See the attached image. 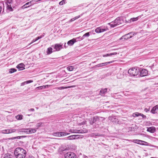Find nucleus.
<instances>
[{
    "label": "nucleus",
    "mask_w": 158,
    "mask_h": 158,
    "mask_svg": "<svg viewBox=\"0 0 158 158\" xmlns=\"http://www.w3.org/2000/svg\"><path fill=\"white\" fill-rule=\"evenodd\" d=\"M14 153L16 158H25L27 154L26 150L20 148H16Z\"/></svg>",
    "instance_id": "obj_1"
},
{
    "label": "nucleus",
    "mask_w": 158,
    "mask_h": 158,
    "mask_svg": "<svg viewBox=\"0 0 158 158\" xmlns=\"http://www.w3.org/2000/svg\"><path fill=\"white\" fill-rule=\"evenodd\" d=\"M123 21L121 20L120 18H117L114 21L109 23L108 24L111 27H114L122 23Z\"/></svg>",
    "instance_id": "obj_2"
},
{
    "label": "nucleus",
    "mask_w": 158,
    "mask_h": 158,
    "mask_svg": "<svg viewBox=\"0 0 158 158\" xmlns=\"http://www.w3.org/2000/svg\"><path fill=\"white\" fill-rule=\"evenodd\" d=\"M128 73L131 76H137L139 73V69L136 68H132L128 70Z\"/></svg>",
    "instance_id": "obj_3"
},
{
    "label": "nucleus",
    "mask_w": 158,
    "mask_h": 158,
    "mask_svg": "<svg viewBox=\"0 0 158 158\" xmlns=\"http://www.w3.org/2000/svg\"><path fill=\"white\" fill-rule=\"evenodd\" d=\"M69 131L71 133H87V130L86 129H85V130H83L82 129H70L69 130Z\"/></svg>",
    "instance_id": "obj_4"
},
{
    "label": "nucleus",
    "mask_w": 158,
    "mask_h": 158,
    "mask_svg": "<svg viewBox=\"0 0 158 158\" xmlns=\"http://www.w3.org/2000/svg\"><path fill=\"white\" fill-rule=\"evenodd\" d=\"M13 1L12 0H7L6 1L5 3L7 5V9L10 11H12L13 10V9L12 8V6L13 5Z\"/></svg>",
    "instance_id": "obj_5"
},
{
    "label": "nucleus",
    "mask_w": 158,
    "mask_h": 158,
    "mask_svg": "<svg viewBox=\"0 0 158 158\" xmlns=\"http://www.w3.org/2000/svg\"><path fill=\"white\" fill-rule=\"evenodd\" d=\"M36 131V129L34 128H29L22 129L21 132L26 133L27 134H31L35 133Z\"/></svg>",
    "instance_id": "obj_6"
},
{
    "label": "nucleus",
    "mask_w": 158,
    "mask_h": 158,
    "mask_svg": "<svg viewBox=\"0 0 158 158\" xmlns=\"http://www.w3.org/2000/svg\"><path fill=\"white\" fill-rule=\"evenodd\" d=\"M134 35V34L133 32H130L127 34L124 35L121 38H120V40H122L123 39L127 40L131 38Z\"/></svg>",
    "instance_id": "obj_7"
},
{
    "label": "nucleus",
    "mask_w": 158,
    "mask_h": 158,
    "mask_svg": "<svg viewBox=\"0 0 158 158\" xmlns=\"http://www.w3.org/2000/svg\"><path fill=\"white\" fill-rule=\"evenodd\" d=\"M65 158H77L75 154L73 152H68L65 154Z\"/></svg>",
    "instance_id": "obj_8"
},
{
    "label": "nucleus",
    "mask_w": 158,
    "mask_h": 158,
    "mask_svg": "<svg viewBox=\"0 0 158 158\" xmlns=\"http://www.w3.org/2000/svg\"><path fill=\"white\" fill-rule=\"evenodd\" d=\"M63 48V45L60 44H56L54 46V51H58Z\"/></svg>",
    "instance_id": "obj_9"
},
{
    "label": "nucleus",
    "mask_w": 158,
    "mask_h": 158,
    "mask_svg": "<svg viewBox=\"0 0 158 158\" xmlns=\"http://www.w3.org/2000/svg\"><path fill=\"white\" fill-rule=\"evenodd\" d=\"M109 119L112 122L117 123L118 124H120V122L118 121V119L115 116H110L109 117Z\"/></svg>",
    "instance_id": "obj_10"
},
{
    "label": "nucleus",
    "mask_w": 158,
    "mask_h": 158,
    "mask_svg": "<svg viewBox=\"0 0 158 158\" xmlns=\"http://www.w3.org/2000/svg\"><path fill=\"white\" fill-rule=\"evenodd\" d=\"M148 72L147 70L145 69H142L140 72V76L141 77H144L147 75Z\"/></svg>",
    "instance_id": "obj_11"
},
{
    "label": "nucleus",
    "mask_w": 158,
    "mask_h": 158,
    "mask_svg": "<svg viewBox=\"0 0 158 158\" xmlns=\"http://www.w3.org/2000/svg\"><path fill=\"white\" fill-rule=\"evenodd\" d=\"M158 110V105H156L153 107L151 111V112L153 114L157 113Z\"/></svg>",
    "instance_id": "obj_12"
},
{
    "label": "nucleus",
    "mask_w": 158,
    "mask_h": 158,
    "mask_svg": "<svg viewBox=\"0 0 158 158\" xmlns=\"http://www.w3.org/2000/svg\"><path fill=\"white\" fill-rule=\"evenodd\" d=\"M24 65L23 63H22L18 64L17 65L16 68L19 69V70H23L25 69L24 68Z\"/></svg>",
    "instance_id": "obj_13"
},
{
    "label": "nucleus",
    "mask_w": 158,
    "mask_h": 158,
    "mask_svg": "<svg viewBox=\"0 0 158 158\" xmlns=\"http://www.w3.org/2000/svg\"><path fill=\"white\" fill-rule=\"evenodd\" d=\"M147 131L152 133H153L156 131V129L154 127H148Z\"/></svg>",
    "instance_id": "obj_14"
},
{
    "label": "nucleus",
    "mask_w": 158,
    "mask_h": 158,
    "mask_svg": "<svg viewBox=\"0 0 158 158\" xmlns=\"http://www.w3.org/2000/svg\"><path fill=\"white\" fill-rule=\"evenodd\" d=\"M77 41L76 39H73L68 41L67 43V45L71 46L73 44Z\"/></svg>",
    "instance_id": "obj_15"
},
{
    "label": "nucleus",
    "mask_w": 158,
    "mask_h": 158,
    "mask_svg": "<svg viewBox=\"0 0 158 158\" xmlns=\"http://www.w3.org/2000/svg\"><path fill=\"white\" fill-rule=\"evenodd\" d=\"M138 19V17L136 18H133L131 19L128 21H126L127 22L131 23L137 21Z\"/></svg>",
    "instance_id": "obj_16"
},
{
    "label": "nucleus",
    "mask_w": 158,
    "mask_h": 158,
    "mask_svg": "<svg viewBox=\"0 0 158 158\" xmlns=\"http://www.w3.org/2000/svg\"><path fill=\"white\" fill-rule=\"evenodd\" d=\"M107 91V89L105 88L104 89H102L101 90L100 92V94L102 96L104 95Z\"/></svg>",
    "instance_id": "obj_17"
},
{
    "label": "nucleus",
    "mask_w": 158,
    "mask_h": 158,
    "mask_svg": "<svg viewBox=\"0 0 158 158\" xmlns=\"http://www.w3.org/2000/svg\"><path fill=\"white\" fill-rule=\"evenodd\" d=\"M49 86L50 85H44L43 86L38 87L36 88V89L38 90L42 89L47 88H48Z\"/></svg>",
    "instance_id": "obj_18"
},
{
    "label": "nucleus",
    "mask_w": 158,
    "mask_h": 158,
    "mask_svg": "<svg viewBox=\"0 0 158 158\" xmlns=\"http://www.w3.org/2000/svg\"><path fill=\"white\" fill-rule=\"evenodd\" d=\"M78 135H73L69 136L67 137L68 139L69 140H72L76 139V137L78 136Z\"/></svg>",
    "instance_id": "obj_19"
},
{
    "label": "nucleus",
    "mask_w": 158,
    "mask_h": 158,
    "mask_svg": "<svg viewBox=\"0 0 158 158\" xmlns=\"http://www.w3.org/2000/svg\"><path fill=\"white\" fill-rule=\"evenodd\" d=\"M52 48L51 47H49L47 49L46 53L48 55H49L52 53L53 51H52Z\"/></svg>",
    "instance_id": "obj_20"
},
{
    "label": "nucleus",
    "mask_w": 158,
    "mask_h": 158,
    "mask_svg": "<svg viewBox=\"0 0 158 158\" xmlns=\"http://www.w3.org/2000/svg\"><path fill=\"white\" fill-rule=\"evenodd\" d=\"M33 82V81H32V80L27 81H25V82L22 83L21 84V85L23 86L26 84H27L28 83H31V82Z\"/></svg>",
    "instance_id": "obj_21"
},
{
    "label": "nucleus",
    "mask_w": 158,
    "mask_h": 158,
    "mask_svg": "<svg viewBox=\"0 0 158 158\" xmlns=\"http://www.w3.org/2000/svg\"><path fill=\"white\" fill-rule=\"evenodd\" d=\"M75 87V85H73V86H69L68 87H57L56 88V89H58L61 90V89H67V88H72V87Z\"/></svg>",
    "instance_id": "obj_22"
},
{
    "label": "nucleus",
    "mask_w": 158,
    "mask_h": 158,
    "mask_svg": "<svg viewBox=\"0 0 158 158\" xmlns=\"http://www.w3.org/2000/svg\"><path fill=\"white\" fill-rule=\"evenodd\" d=\"M3 158H12V156L9 153L6 154Z\"/></svg>",
    "instance_id": "obj_23"
},
{
    "label": "nucleus",
    "mask_w": 158,
    "mask_h": 158,
    "mask_svg": "<svg viewBox=\"0 0 158 158\" xmlns=\"http://www.w3.org/2000/svg\"><path fill=\"white\" fill-rule=\"evenodd\" d=\"M99 118H100V117L98 116H95L93 117V119L94 122V123H95L96 121L99 120Z\"/></svg>",
    "instance_id": "obj_24"
},
{
    "label": "nucleus",
    "mask_w": 158,
    "mask_h": 158,
    "mask_svg": "<svg viewBox=\"0 0 158 158\" xmlns=\"http://www.w3.org/2000/svg\"><path fill=\"white\" fill-rule=\"evenodd\" d=\"M60 136H63L69 135V133L65 132H60Z\"/></svg>",
    "instance_id": "obj_25"
},
{
    "label": "nucleus",
    "mask_w": 158,
    "mask_h": 158,
    "mask_svg": "<svg viewBox=\"0 0 158 158\" xmlns=\"http://www.w3.org/2000/svg\"><path fill=\"white\" fill-rule=\"evenodd\" d=\"M141 141L142 142H140V143H139V144L146 146L148 145V142L142 140H141Z\"/></svg>",
    "instance_id": "obj_26"
},
{
    "label": "nucleus",
    "mask_w": 158,
    "mask_h": 158,
    "mask_svg": "<svg viewBox=\"0 0 158 158\" xmlns=\"http://www.w3.org/2000/svg\"><path fill=\"white\" fill-rule=\"evenodd\" d=\"M67 69L68 70L71 71L74 69V67L72 66H70L67 67Z\"/></svg>",
    "instance_id": "obj_27"
},
{
    "label": "nucleus",
    "mask_w": 158,
    "mask_h": 158,
    "mask_svg": "<svg viewBox=\"0 0 158 158\" xmlns=\"http://www.w3.org/2000/svg\"><path fill=\"white\" fill-rule=\"evenodd\" d=\"M89 35V32H87L85 33L84 35H83L82 37L81 38V40H82L85 37H88Z\"/></svg>",
    "instance_id": "obj_28"
},
{
    "label": "nucleus",
    "mask_w": 158,
    "mask_h": 158,
    "mask_svg": "<svg viewBox=\"0 0 158 158\" xmlns=\"http://www.w3.org/2000/svg\"><path fill=\"white\" fill-rule=\"evenodd\" d=\"M30 3H31V2H28L27 3H26V4L24 5L22 7V9H24V8H27L28 7H29V6H27V5H29Z\"/></svg>",
    "instance_id": "obj_29"
},
{
    "label": "nucleus",
    "mask_w": 158,
    "mask_h": 158,
    "mask_svg": "<svg viewBox=\"0 0 158 158\" xmlns=\"http://www.w3.org/2000/svg\"><path fill=\"white\" fill-rule=\"evenodd\" d=\"M16 118L18 120H21L23 118V115H18L16 116Z\"/></svg>",
    "instance_id": "obj_30"
},
{
    "label": "nucleus",
    "mask_w": 158,
    "mask_h": 158,
    "mask_svg": "<svg viewBox=\"0 0 158 158\" xmlns=\"http://www.w3.org/2000/svg\"><path fill=\"white\" fill-rule=\"evenodd\" d=\"M132 142L135 143L139 144L140 142H142L141 140L139 139H134L132 140Z\"/></svg>",
    "instance_id": "obj_31"
},
{
    "label": "nucleus",
    "mask_w": 158,
    "mask_h": 158,
    "mask_svg": "<svg viewBox=\"0 0 158 158\" xmlns=\"http://www.w3.org/2000/svg\"><path fill=\"white\" fill-rule=\"evenodd\" d=\"M90 135L91 137H95L96 136H100V135L98 134H96V133H91Z\"/></svg>",
    "instance_id": "obj_32"
},
{
    "label": "nucleus",
    "mask_w": 158,
    "mask_h": 158,
    "mask_svg": "<svg viewBox=\"0 0 158 158\" xmlns=\"http://www.w3.org/2000/svg\"><path fill=\"white\" fill-rule=\"evenodd\" d=\"M80 17V15H79L77 16H76V17H74V18H73L71 19L70 20V22H72V21L75 20L79 18Z\"/></svg>",
    "instance_id": "obj_33"
},
{
    "label": "nucleus",
    "mask_w": 158,
    "mask_h": 158,
    "mask_svg": "<svg viewBox=\"0 0 158 158\" xmlns=\"http://www.w3.org/2000/svg\"><path fill=\"white\" fill-rule=\"evenodd\" d=\"M103 64H103V63L98 64H97L96 65H95L94 66V67L95 68H99V67H100L103 66H104Z\"/></svg>",
    "instance_id": "obj_34"
},
{
    "label": "nucleus",
    "mask_w": 158,
    "mask_h": 158,
    "mask_svg": "<svg viewBox=\"0 0 158 158\" xmlns=\"http://www.w3.org/2000/svg\"><path fill=\"white\" fill-rule=\"evenodd\" d=\"M9 131L8 129H6L2 131V132L3 134H9Z\"/></svg>",
    "instance_id": "obj_35"
},
{
    "label": "nucleus",
    "mask_w": 158,
    "mask_h": 158,
    "mask_svg": "<svg viewBox=\"0 0 158 158\" xmlns=\"http://www.w3.org/2000/svg\"><path fill=\"white\" fill-rule=\"evenodd\" d=\"M8 131H9V133L10 134L15 132L16 131V130L15 129H8Z\"/></svg>",
    "instance_id": "obj_36"
},
{
    "label": "nucleus",
    "mask_w": 158,
    "mask_h": 158,
    "mask_svg": "<svg viewBox=\"0 0 158 158\" xmlns=\"http://www.w3.org/2000/svg\"><path fill=\"white\" fill-rule=\"evenodd\" d=\"M141 114H139L138 113L136 112V113H134L133 114V116L134 117H136L138 116L139 115H141Z\"/></svg>",
    "instance_id": "obj_37"
},
{
    "label": "nucleus",
    "mask_w": 158,
    "mask_h": 158,
    "mask_svg": "<svg viewBox=\"0 0 158 158\" xmlns=\"http://www.w3.org/2000/svg\"><path fill=\"white\" fill-rule=\"evenodd\" d=\"M60 132H56L53 133V135L55 136L60 137Z\"/></svg>",
    "instance_id": "obj_38"
},
{
    "label": "nucleus",
    "mask_w": 158,
    "mask_h": 158,
    "mask_svg": "<svg viewBox=\"0 0 158 158\" xmlns=\"http://www.w3.org/2000/svg\"><path fill=\"white\" fill-rule=\"evenodd\" d=\"M100 31V27H98L95 29V31L97 33H101V31Z\"/></svg>",
    "instance_id": "obj_39"
},
{
    "label": "nucleus",
    "mask_w": 158,
    "mask_h": 158,
    "mask_svg": "<svg viewBox=\"0 0 158 158\" xmlns=\"http://www.w3.org/2000/svg\"><path fill=\"white\" fill-rule=\"evenodd\" d=\"M16 71V69H10L9 73H14Z\"/></svg>",
    "instance_id": "obj_40"
},
{
    "label": "nucleus",
    "mask_w": 158,
    "mask_h": 158,
    "mask_svg": "<svg viewBox=\"0 0 158 158\" xmlns=\"http://www.w3.org/2000/svg\"><path fill=\"white\" fill-rule=\"evenodd\" d=\"M42 123H38L36 125V127H37V129H38L40 127Z\"/></svg>",
    "instance_id": "obj_41"
},
{
    "label": "nucleus",
    "mask_w": 158,
    "mask_h": 158,
    "mask_svg": "<svg viewBox=\"0 0 158 158\" xmlns=\"http://www.w3.org/2000/svg\"><path fill=\"white\" fill-rule=\"evenodd\" d=\"M89 123L91 125H92L94 123L93 118H91L89 120Z\"/></svg>",
    "instance_id": "obj_42"
},
{
    "label": "nucleus",
    "mask_w": 158,
    "mask_h": 158,
    "mask_svg": "<svg viewBox=\"0 0 158 158\" xmlns=\"http://www.w3.org/2000/svg\"><path fill=\"white\" fill-rule=\"evenodd\" d=\"M113 62V61H110V62H105V63H103L104 65V66H105L107 64H109L110 63H112V62Z\"/></svg>",
    "instance_id": "obj_43"
},
{
    "label": "nucleus",
    "mask_w": 158,
    "mask_h": 158,
    "mask_svg": "<svg viewBox=\"0 0 158 158\" xmlns=\"http://www.w3.org/2000/svg\"><path fill=\"white\" fill-rule=\"evenodd\" d=\"M64 0H63L61 1L60 2H59V4L60 5H63L64 4Z\"/></svg>",
    "instance_id": "obj_44"
},
{
    "label": "nucleus",
    "mask_w": 158,
    "mask_h": 158,
    "mask_svg": "<svg viewBox=\"0 0 158 158\" xmlns=\"http://www.w3.org/2000/svg\"><path fill=\"white\" fill-rule=\"evenodd\" d=\"M38 40L37 39V37L35 39L33 40L32 41V42L29 44V45H30L32 43H34V42L36 41L37 40Z\"/></svg>",
    "instance_id": "obj_45"
},
{
    "label": "nucleus",
    "mask_w": 158,
    "mask_h": 158,
    "mask_svg": "<svg viewBox=\"0 0 158 158\" xmlns=\"http://www.w3.org/2000/svg\"><path fill=\"white\" fill-rule=\"evenodd\" d=\"M44 35H41L40 36H38L37 37V39L38 40H39L41 38H42L44 36Z\"/></svg>",
    "instance_id": "obj_46"
},
{
    "label": "nucleus",
    "mask_w": 158,
    "mask_h": 158,
    "mask_svg": "<svg viewBox=\"0 0 158 158\" xmlns=\"http://www.w3.org/2000/svg\"><path fill=\"white\" fill-rule=\"evenodd\" d=\"M111 56L110 55V54H108L106 55H103V56L104 57H107V56Z\"/></svg>",
    "instance_id": "obj_47"
},
{
    "label": "nucleus",
    "mask_w": 158,
    "mask_h": 158,
    "mask_svg": "<svg viewBox=\"0 0 158 158\" xmlns=\"http://www.w3.org/2000/svg\"><path fill=\"white\" fill-rule=\"evenodd\" d=\"M111 56L110 55V54H108L106 55H103V56L104 57H107V56Z\"/></svg>",
    "instance_id": "obj_48"
},
{
    "label": "nucleus",
    "mask_w": 158,
    "mask_h": 158,
    "mask_svg": "<svg viewBox=\"0 0 158 158\" xmlns=\"http://www.w3.org/2000/svg\"><path fill=\"white\" fill-rule=\"evenodd\" d=\"M100 31H101V32H104L105 31H106V30L105 29H102L101 27H100Z\"/></svg>",
    "instance_id": "obj_49"
},
{
    "label": "nucleus",
    "mask_w": 158,
    "mask_h": 158,
    "mask_svg": "<svg viewBox=\"0 0 158 158\" xmlns=\"http://www.w3.org/2000/svg\"><path fill=\"white\" fill-rule=\"evenodd\" d=\"M117 54V52H114L113 53H110V56L114 55H115Z\"/></svg>",
    "instance_id": "obj_50"
},
{
    "label": "nucleus",
    "mask_w": 158,
    "mask_h": 158,
    "mask_svg": "<svg viewBox=\"0 0 158 158\" xmlns=\"http://www.w3.org/2000/svg\"><path fill=\"white\" fill-rule=\"evenodd\" d=\"M149 109L145 108L144 109V111L146 112H148V111H149Z\"/></svg>",
    "instance_id": "obj_51"
},
{
    "label": "nucleus",
    "mask_w": 158,
    "mask_h": 158,
    "mask_svg": "<svg viewBox=\"0 0 158 158\" xmlns=\"http://www.w3.org/2000/svg\"><path fill=\"white\" fill-rule=\"evenodd\" d=\"M28 110L29 111H34V109L33 108H31L30 109H29Z\"/></svg>",
    "instance_id": "obj_52"
},
{
    "label": "nucleus",
    "mask_w": 158,
    "mask_h": 158,
    "mask_svg": "<svg viewBox=\"0 0 158 158\" xmlns=\"http://www.w3.org/2000/svg\"><path fill=\"white\" fill-rule=\"evenodd\" d=\"M20 136H17V137H15L14 138V139H20Z\"/></svg>",
    "instance_id": "obj_53"
},
{
    "label": "nucleus",
    "mask_w": 158,
    "mask_h": 158,
    "mask_svg": "<svg viewBox=\"0 0 158 158\" xmlns=\"http://www.w3.org/2000/svg\"><path fill=\"white\" fill-rule=\"evenodd\" d=\"M141 116H142L143 118H146V116L142 114H141Z\"/></svg>",
    "instance_id": "obj_54"
},
{
    "label": "nucleus",
    "mask_w": 158,
    "mask_h": 158,
    "mask_svg": "<svg viewBox=\"0 0 158 158\" xmlns=\"http://www.w3.org/2000/svg\"><path fill=\"white\" fill-rule=\"evenodd\" d=\"M27 158H34L33 156H29Z\"/></svg>",
    "instance_id": "obj_55"
},
{
    "label": "nucleus",
    "mask_w": 158,
    "mask_h": 158,
    "mask_svg": "<svg viewBox=\"0 0 158 158\" xmlns=\"http://www.w3.org/2000/svg\"><path fill=\"white\" fill-rule=\"evenodd\" d=\"M83 158H88V157L86 156H84Z\"/></svg>",
    "instance_id": "obj_56"
},
{
    "label": "nucleus",
    "mask_w": 158,
    "mask_h": 158,
    "mask_svg": "<svg viewBox=\"0 0 158 158\" xmlns=\"http://www.w3.org/2000/svg\"><path fill=\"white\" fill-rule=\"evenodd\" d=\"M64 46L65 48H66V43H65Z\"/></svg>",
    "instance_id": "obj_57"
},
{
    "label": "nucleus",
    "mask_w": 158,
    "mask_h": 158,
    "mask_svg": "<svg viewBox=\"0 0 158 158\" xmlns=\"http://www.w3.org/2000/svg\"><path fill=\"white\" fill-rule=\"evenodd\" d=\"M79 38H80V37H79ZM78 38H77V39H78Z\"/></svg>",
    "instance_id": "obj_58"
},
{
    "label": "nucleus",
    "mask_w": 158,
    "mask_h": 158,
    "mask_svg": "<svg viewBox=\"0 0 158 158\" xmlns=\"http://www.w3.org/2000/svg\"><path fill=\"white\" fill-rule=\"evenodd\" d=\"M52 47H53V45H52Z\"/></svg>",
    "instance_id": "obj_59"
},
{
    "label": "nucleus",
    "mask_w": 158,
    "mask_h": 158,
    "mask_svg": "<svg viewBox=\"0 0 158 158\" xmlns=\"http://www.w3.org/2000/svg\"><path fill=\"white\" fill-rule=\"evenodd\" d=\"M143 143L144 144H145V143Z\"/></svg>",
    "instance_id": "obj_60"
}]
</instances>
